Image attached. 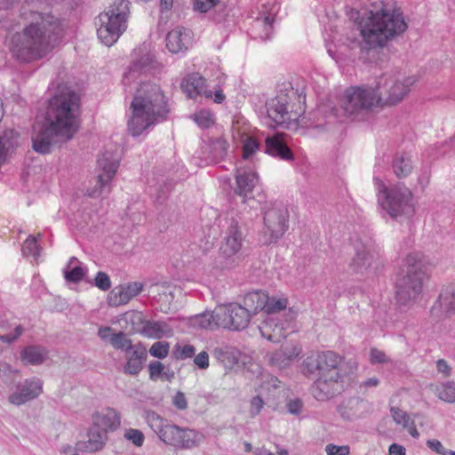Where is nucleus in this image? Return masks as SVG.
<instances>
[{"label":"nucleus","instance_id":"obj_1","mask_svg":"<svg viewBox=\"0 0 455 455\" xmlns=\"http://www.w3.org/2000/svg\"><path fill=\"white\" fill-rule=\"evenodd\" d=\"M80 97L69 89L55 94L49 101L44 122L33 128L32 143L35 151L50 153L52 148L71 140L79 126Z\"/></svg>","mask_w":455,"mask_h":455},{"label":"nucleus","instance_id":"obj_2","mask_svg":"<svg viewBox=\"0 0 455 455\" xmlns=\"http://www.w3.org/2000/svg\"><path fill=\"white\" fill-rule=\"evenodd\" d=\"M21 30L12 34L9 50L13 58L30 63L46 57L63 36L61 22L52 15L30 12Z\"/></svg>","mask_w":455,"mask_h":455},{"label":"nucleus","instance_id":"obj_3","mask_svg":"<svg viewBox=\"0 0 455 455\" xmlns=\"http://www.w3.org/2000/svg\"><path fill=\"white\" fill-rule=\"evenodd\" d=\"M169 108L165 97L156 84L140 83L127 112V132L132 137L167 118Z\"/></svg>","mask_w":455,"mask_h":455},{"label":"nucleus","instance_id":"obj_4","mask_svg":"<svg viewBox=\"0 0 455 455\" xmlns=\"http://www.w3.org/2000/svg\"><path fill=\"white\" fill-rule=\"evenodd\" d=\"M407 28L403 12L395 0L375 4L360 22L361 36L369 48L384 46L405 32Z\"/></svg>","mask_w":455,"mask_h":455},{"label":"nucleus","instance_id":"obj_5","mask_svg":"<svg viewBox=\"0 0 455 455\" xmlns=\"http://www.w3.org/2000/svg\"><path fill=\"white\" fill-rule=\"evenodd\" d=\"M428 271L429 261L423 253L413 251L404 257L395 285L397 303L409 306L419 299L429 278Z\"/></svg>","mask_w":455,"mask_h":455},{"label":"nucleus","instance_id":"obj_6","mask_svg":"<svg viewBox=\"0 0 455 455\" xmlns=\"http://www.w3.org/2000/svg\"><path fill=\"white\" fill-rule=\"evenodd\" d=\"M377 203L392 219L410 217L414 214L416 202L411 189L404 184L387 187L379 178L374 177Z\"/></svg>","mask_w":455,"mask_h":455},{"label":"nucleus","instance_id":"obj_7","mask_svg":"<svg viewBox=\"0 0 455 455\" xmlns=\"http://www.w3.org/2000/svg\"><path fill=\"white\" fill-rule=\"evenodd\" d=\"M131 16V3L116 0L97 17V36L100 41L112 46L126 31Z\"/></svg>","mask_w":455,"mask_h":455},{"label":"nucleus","instance_id":"obj_8","mask_svg":"<svg viewBox=\"0 0 455 455\" xmlns=\"http://www.w3.org/2000/svg\"><path fill=\"white\" fill-rule=\"evenodd\" d=\"M417 81L416 76H405L401 73H387L378 77L375 86L380 108L401 103L409 95Z\"/></svg>","mask_w":455,"mask_h":455},{"label":"nucleus","instance_id":"obj_9","mask_svg":"<svg viewBox=\"0 0 455 455\" xmlns=\"http://www.w3.org/2000/svg\"><path fill=\"white\" fill-rule=\"evenodd\" d=\"M288 298L283 294H276L269 297L263 290H256L247 292L243 299V304L228 303L219 307L220 311L225 313L233 312L237 309H243L247 313H275L283 311L288 307Z\"/></svg>","mask_w":455,"mask_h":455},{"label":"nucleus","instance_id":"obj_10","mask_svg":"<svg viewBox=\"0 0 455 455\" xmlns=\"http://www.w3.org/2000/svg\"><path fill=\"white\" fill-rule=\"evenodd\" d=\"M375 83L347 88L341 100V108L347 116L357 118L380 108Z\"/></svg>","mask_w":455,"mask_h":455},{"label":"nucleus","instance_id":"obj_11","mask_svg":"<svg viewBox=\"0 0 455 455\" xmlns=\"http://www.w3.org/2000/svg\"><path fill=\"white\" fill-rule=\"evenodd\" d=\"M352 270L362 275L376 276L384 267L380 251L372 242L358 243L355 244V254L350 263Z\"/></svg>","mask_w":455,"mask_h":455},{"label":"nucleus","instance_id":"obj_12","mask_svg":"<svg viewBox=\"0 0 455 455\" xmlns=\"http://www.w3.org/2000/svg\"><path fill=\"white\" fill-rule=\"evenodd\" d=\"M120 156L117 147L106 149L98 158V175L95 187L89 195L98 197L110 191V184L119 167Z\"/></svg>","mask_w":455,"mask_h":455},{"label":"nucleus","instance_id":"obj_13","mask_svg":"<svg viewBox=\"0 0 455 455\" xmlns=\"http://www.w3.org/2000/svg\"><path fill=\"white\" fill-rule=\"evenodd\" d=\"M251 315H192L189 324L196 329L214 331L220 328L239 331L245 329Z\"/></svg>","mask_w":455,"mask_h":455},{"label":"nucleus","instance_id":"obj_14","mask_svg":"<svg viewBox=\"0 0 455 455\" xmlns=\"http://www.w3.org/2000/svg\"><path fill=\"white\" fill-rule=\"evenodd\" d=\"M344 358L333 351L317 352L308 355L303 362L306 374L318 376H341Z\"/></svg>","mask_w":455,"mask_h":455},{"label":"nucleus","instance_id":"obj_15","mask_svg":"<svg viewBox=\"0 0 455 455\" xmlns=\"http://www.w3.org/2000/svg\"><path fill=\"white\" fill-rule=\"evenodd\" d=\"M159 436L164 443L184 449L197 447L204 442V435L201 432L171 424L161 427Z\"/></svg>","mask_w":455,"mask_h":455},{"label":"nucleus","instance_id":"obj_16","mask_svg":"<svg viewBox=\"0 0 455 455\" xmlns=\"http://www.w3.org/2000/svg\"><path fill=\"white\" fill-rule=\"evenodd\" d=\"M266 108L267 118L271 121L268 125H285L287 128L297 126L300 113L291 108L288 95H278L270 99Z\"/></svg>","mask_w":455,"mask_h":455},{"label":"nucleus","instance_id":"obj_17","mask_svg":"<svg viewBox=\"0 0 455 455\" xmlns=\"http://www.w3.org/2000/svg\"><path fill=\"white\" fill-rule=\"evenodd\" d=\"M243 235L237 222H232L223 238V243L220 248V254L224 259V264L227 267H235L239 264V253L244 243Z\"/></svg>","mask_w":455,"mask_h":455},{"label":"nucleus","instance_id":"obj_18","mask_svg":"<svg viewBox=\"0 0 455 455\" xmlns=\"http://www.w3.org/2000/svg\"><path fill=\"white\" fill-rule=\"evenodd\" d=\"M289 213L282 204H273L264 214V234L267 242L273 243L280 239L288 228Z\"/></svg>","mask_w":455,"mask_h":455},{"label":"nucleus","instance_id":"obj_19","mask_svg":"<svg viewBox=\"0 0 455 455\" xmlns=\"http://www.w3.org/2000/svg\"><path fill=\"white\" fill-rule=\"evenodd\" d=\"M267 317L259 326L260 333L267 339L279 342L284 338L288 330L293 331L292 315H280L282 318L274 317L275 315H267Z\"/></svg>","mask_w":455,"mask_h":455},{"label":"nucleus","instance_id":"obj_20","mask_svg":"<svg viewBox=\"0 0 455 455\" xmlns=\"http://www.w3.org/2000/svg\"><path fill=\"white\" fill-rule=\"evenodd\" d=\"M341 376H318L311 387L313 396L318 401H326L340 390Z\"/></svg>","mask_w":455,"mask_h":455},{"label":"nucleus","instance_id":"obj_21","mask_svg":"<svg viewBox=\"0 0 455 455\" xmlns=\"http://www.w3.org/2000/svg\"><path fill=\"white\" fill-rule=\"evenodd\" d=\"M165 42L170 52L183 54L191 45L192 32L187 28L177 26L167 33Z\"/></svg>","mask_w":455,"mask_h":455},{"label":"nucleus","instance_id":"obj_22","mask_svg":"<svg viewBox=\"0 0 455 455\" xmlns=\"http://www.w3.org/2000/svg\"><path fill=\"white\" fill-rule=\"evenodd\" d=\"M228 142L224 137L210 138L204 140L198 154L206 162H217L228 156Z\"/></svg>","mask_w":455,"mask_h":455},{"label":"nucleus","instance_id":"obj_23","mask_svg":"<svg viewBox=\"0 0 455 455\" xmlns=\"http://www.w3.org/2000/svg\"><path fill=\"white\" fill-rule=\"evenodd\" d=\"M258 174L251 169H237L235 175L236 188L235 192L243 197V202L246 203L248 199L252 198V192L259 184Z\"/></svg>","mask_w":455,"mask_h":455},{"label":"nucleus","instance_id":"obj_24","mask_svg":"<svg viewBox=\"0 0 455 455\" xmlns=\"http://www.w3.org/2000/svg\"><path fill=\"white\" fill-rule=\"evenodd\" d=\"M144 284L140 282H132L115 287L108 295V302L111 306L127 304L132 299L138 296L143 290Z\"/></svg>","mask_w":455,"mask_h":455},{"label":"nucleus","instance_id":"obj_25","mask_svg":"<svg viewBox=\"0 0 455 455\" xmlns=\"http://www.w3.org/2000/svg\"><path fill=\"white\" fill-rule=\"evenodd\" d=\"M302 352L301 346L293 342H286L275 351L269 358V363L279 369L289 366Z\"/></svg>","mask_w":455,"mask_h":455},{"label":"nucleus","instance_id":"obj_26","mask_svg":"<svg viewBox=\"0 0 455 455\" xmlns=\"http://www.w3.org/2000/svg\"><path fill=\"white\" fill-rule=\"evenodd\" d=\"M43 392V385L39 379H26L24 384L19 387V391L9 396V402L14 405H21L34 398H36Z\"/></svg>","mask_w":455,"mask_h":455},{"label":"nucleus","instance_id":"obj_27","mask_svg":"<svg viewBox=\"0 0 455 455\" xmlns=\"http://www.w3.org/2000/svg\"><path fill=\"white\" fill-rule=\"evenodd\" d=\"M182 92L190 99L203 95L205 98L212 97V91L208 89L205 79L197 73L188 75L181 83Z\"/></svg>","mask_w":455,"mask_h":455},{"label":"nucleus","instance_id":"obj_28","mask_svg":"<svg viewBox=\"0 0 455 455\" xmlns=\"http://www.w3.org/2000/svg\"><path fill=\"white\" fill-rule=\"evenodd\" d=\"M92 425L106 433L116 430L121 425L118 412L112 408H105L92 415Z\"/></svg>","mask_w":455,"mask_h":455},{"label":"nucleus","instance_id":"obj_29","mask_svg":"<svg viewBox=\"0 0 455 455\" xmlns=\"http://www.w3.org/2000/svg\"><path fill=\"white\" fill-rule=\"evenodd\" d=\"M156 288L157 294L154 296V299L157 304L156 309L162 313L179 310L177 302L174 301L175 293L180 291L179 288L166 283L156 285Z\"/></svg>","mask_w":455,"mask_h":455},{"label":"nucleus","instance_id":"obj_30","mask_svg":"<svg viewBox=\"0 0 455 455\" xmlns=\"http://www.w3.org/2000/svg\"><path fill=\"white\" fill-rule=\"evenodd\" d=\"M152 61L153 60L150 56H146L141 58L140 60L134 61L124 75V85L127 87L136 85L141 76L150 70Z\"/></svg>","mask_w":455,"mask_h":455},{"label":"nucleus","instance_id":"obj_31","mask_svg":"<svg viewBox=\"0 0 455 455\" xmlns=\"http://www.w3.org/2000/svg\"><path fill=\"white\" fill-rule=\"evenodd\" d=\"M265 142L267 154L284 161L293 159V154L283 141L282 134L276 133L273 137H267Z\"/></svg>","mask_w":455,"mask_h":455},{"label":"nucleus","instance_id":"obj_32","mask_svg":"<svg viewBox=\"0 0 455 455\" xmlns=\"http://www.w3.org/2000/svg\"><path fill=\"white\" fill-rule=\"evenodd\" d=\"M107 440L108 433L99 428H94V426L92 425L88 431V440L84 443H78L77 450L87 452H96L105 446Z\"/></svg>","mask_w":455,"mask_h":455},{"label":"nucleus","instance_id":"obj_33","mask_svg":"<svg viewBox=\"0 0 455 455\" xmlns=\"http://www.w3.org/2000/svg\"><path fill=\"white\" fill-rule=\"evenodd\" d=\"M19 133L13 129H6L0 132V166L6 163L19 146Z\"/></svg>","mask_w":455,"mask_h":455},{"label":"nucleus","instance_id":"obj_34","mask_svg":"<svg viewBox=\"0 0 455 455\" xmlns=\"http://www.w3.org/2000/svg\"><path fill=\"white\" fill-rule=\"evenodd\" d=\"M139 332L148 339H160L171 338L173 335L172 329L165 323L156 321H146L142 323Z\"/></svg>","mask_w":455,"mask_h":455},{"label":"nucleus","instance_id":"obj_35","mask_svg":"<svg viewBox=\"0 0 455 455\" xmlns=\"http://www.w3.org/2000/svg\"><path fill=\"white\" fill-rule=\"evenodd\" d=\"M131 352V355L127 356L124 372L130 375H137L142 370L144 362L147 359V350L144 347L134 346Z\"/></svg>","mask_w":455,"mask_h":455},{"label":"nucleus","instance_id":"obj_36","mask_svg":"<svg viewBox=\"0 0 455 455\" xmlns=\"http://www.w3.org/2000/svg\"><path fill=\"white\" fill-rule=\"evenodd\" d=\"M392 170L397 179H406L413 171L411 156L406 153L396 154L392 161Z\"/></svg>","mask_w":455,"mask_h":455},{"label":"nucleus","instance_id":"obj_37","mask_svg":"<svg viewBox=\"0 0 455 455\" xmlns=\"http://www.w3.org/2000/svg\"><path fill=\"white\" fill-rule=\"evenodd\" d=\"M365 409L363 402L358 398H350L344 401L339 407L342 418L351 420L361 416Z\"/></svg>","mask_w":455,"mask_h":455},{"label":"nucleus","instance_id":"obj_38","mask_svg":"<svg viewBox=\"0 0 455 455\" xmlns=\"http://www.w3.org/2000/svg\"><path fill=\"white\" fill-rule=\"evenodd\" d=\"M47 358V352L40 347L29 346L20 352V359L24 364L38 365Z\"/></svg>","mask_w":455,"mask_h":455},{"label":"nucleus","instance_id":"obj_39","mask_svg":"<svg viewBox=\"0 0 455 455\" xmlns=\"http://www.w3.org/2000/svg\"><path fill=\"white\" fill-rule=\"evenodd\" d=\"M76 261H77L76 258H70L64 268V276L67 281L71 283L80 282L85 275V269L84 267L80 265H73Z\"/></svg>","mask_w":455,"mask_h":455},{"label":"nucleus","instance_id":"obj_40","mask_svg":"<svg viewBox=\"0 0 455 455\" xmlns=\"http://www.w3.org/2000/svg\"><path fill=\"white\" fill-rule=\"evenodd\" d=\"M435 309L443 313L455 311V291L448 290L443 291L435 305Z\"/></svg>","mask_w":455,"mask_h":455},{"label":"nucleus","instance_id":"obj_41","mask_svg":"<svg viewBox=\"0 0 455 455\" xmlns=\"http://www.w3.org/2000/svg\"><path fill=\"white\" fill-rule=\"evenodd\" d=\"M110 344L116 349L124 350L126 353H129L134 347V346L132 345V340L121 331L111 335Z\"/></svg>","mask_w":455,"mask_h":455},{"label":"nucleus","instance_id":"obj_42","mask_svg":"<svg viewBox=\"0 0 455 455\" xmlns=\"http://www.w3.org/2000/svg\"><path fill=\"white\" fill-rule=\"evenodd\" d=\"M437 396L447 403L455 402V384L448 382L441 386H437L435 389Z\"/></svg>","mask_w":455,"mask_h":455},{"label":"nucleus","instance_id":"obj_43","mask_svg":"<svg viewBox=\"0 0 455 455\" xmlns=\"http://www.w3.org/2000/svg\"><path fill=\"white\" fill-rule=\"evenodd\" d=\"M196 354V347L189 344H176L172 350L173 357L177 360L192 358Z\"/></svg>","mask_w":455,"mask_h":455},{"label":"nucleus","instance_id":"obj_44","mask_svg":"<svg viewBox=\"0 0 455 455\" xmlns=\"http://www.w3.org/2000/svg\"><path fill=\"white\" fill-rule=\"evenodd\" d=\"M194 121L202 128H208L214 124V116L209 110H200L193 116Z\"/></svg>","mask_w":455,"mask_h":455},{"label":"nucleus","instance_id":"obj_45","mask_svg":"<svg viewBox=\"0 0 455 455\" xmlns=\"http://www.w3.org/2000/svg\"><path fill=\"white\" fill-rule=\"evenodd\" d=\"M22 253L25 256H32L36 258L39 256V247L37 245V239L36 236L29 235L22 245Z\"/></svg>","mask_w":455,"mask_h":455},{"label":"nucleus","instance_id":"obj_46","mask_svg":"<svg viewBox=\"0 0 455 455\" xmlns=\"http://www.w3.org/2000/svg\"><path fill=\"white\" fill-rule=\"evenodd\" d=\"M170 350V345L165 341L155 342L149 348V354L156 358L164 359L165 358Z\"/></svg>","mask_w":455,"mask_h":455},{"label":"nucleus","instance_id":"obj_47","mask_svg":"<svg viewBox=\"0 0 455 455\" xmlns=\"http://www.w3.org/2000/svg\"><path fill=\"white\" fill-rule=\"evenodd\" d=\"M259 148V143L252 137H247L243 140V158H250Z\"/></svg>","mask_w":455,"mask_h":455},{"label":"nucleus","instance_id":"obj_48","mask_svg":"<svg viewBox=\"0 0 455 455\" xmlns=\"http://www.w3.org/2000/svg\"><path fill=\"white\" fill-rule=\"evenodd\" d=\"M124 437L138 447L142 446L145 440L143 433L135 428L127 429L124 433Z\"/></svg>","mask_w":455,"mask_h":455},{"label":"nucleus","instance_id":"obj_49","mask_svg":"<svg viewBox=\"0 0 455 455\" xmlns=\"http://www.w3.org/2000/svg\"><path fill=\"white\" fill-rule=\"evenodd\" d=\"M220 4V0H195L194 9L201 13H205Z\"/></svg>","mask_w":455,"mask_h":455},{"label":"nucleus","instance_id":"obj_50","mask_svg":"<svg viewBox=\"0 0 455 455\" xmlns=\"http://www.w3.org/2000/svg\"><path fill=\"white\" fill-rule=\"evenodd\" d=\"M94 284L97 288L107 291L111 287L110 277L107 273L100 271L95 276Z\"/></svg>","mask_w":455,"mask_h":455},{"label":"nucleus","instance_id":"obj_51","mask_svg":"<svg viewBox=\"0 0 455 455\" xmlns=\"http://www.w3.org/2000/svg\"><path fill=\"white\" fill-rule=\"evenodd\" d=\"M325 452L327 455H349L350 448L348 445L329 443L325 446Z\"/></svg>","mask_w":455,"mask_h":455},{"label":"nucleus","instance_id":"obj_52","mask_svg":"<svg viewBox=\"0 0 455 455\" xmlns=\"http://www.w3.org/2000/svg\"><path fill=\"white\" fill-rule=\"evenodd\" d=\"M194 363L202 370H205L209 367V355L206 351H202L197 354L194 358Z\"/></svg>","mask_w":455,"mask_h":455},{"label":"nucleus","instance_id":"obj_53","mask_svg":"<svg viewBox=\"0 0 455 455\" xmlns=\"http://www.w3.org/2000/svg\"><path fill=\"white\" fill-rule=\"evenodd\" d=\"M391 413L394 421L402 426L410 419V416L406 412L397 407H392Z\"/></svg>","mask_w":455,"mask_h":455},{"label":"nucleus","instance_id":"obj_54","mask_svg":"<svg viewBox=\"0 0 455 455\" xmlns=\"http://www.w3.org/2000/svg\"><path fill=\"white\" fill-rule=\"evenodd\" d=\"M164 371V365L162 363L156 361L152 362L148 365L149 377L151 379L156 380L159 378Z\"/></svg>","mask_w":455,"mask_h":455},{"label":"nucleus","instance_id":"obj_55","mask_svg":"<svg viewBox=\"0 0 455 455\" xmlns=\"http://www.w3.org/2000/svg\"><path fill=\"white\" fill-rule=\"evenodd\" d=\"M172 403L178 410H186L188 408V401L183 392L178 391L173 396Z\"/></svg>","mask_w":455,"mask_h":455},{"label":"nucleus","instance_id":"obj_56","mask_svg":"<svg viewBox=\"0 0 455 455\" xmlns=\"http://www.w3.org/2000/svg\"><path fill=\"white\" fill-rule=\"evenodd\" d=\"M430 181V172L427 170H422L418 173L417 176V184L415 187H419L424 189Z\"/></svg>","mask_w":455,"mask_h":455},{"label":"nucleus","instance_id":"obj_57","mask_svg":"<svg viewBox=\"0 0 455 455\" xmlns=\"http://www.w3.org/2000/svg\"><path fill=\"white\" fill-rule=\"evenodd\" d=\"M370 355L371 363H384L387 362L386 354L377 348H372Z\"/></svg>","mask_w":455,"mask_h":455},{"label":"nucleus","instance_id":"obj_58","mask_svg":"<svg viewBox=\"0 0 455 455\" xmlns=\"http://www.w3.org/2000/svg\"><path fill=\"white\" fill-rule=\"evenodd\" d=\"M264 402L259 395L254 396L251 401V413L255 416L259 413L263 407Z\"/></svg>","mask_w":455,"mask_h":455},{"label":"nucleus","instance_id":"obj_59","mask_svg":"<svg viewBox=\"0 0 455 455\" xmlns=\"http://www.w3.org/2000/svg\"><path fill=\"white\" fill-rule=\"evenodd\" d=\"M427 446L438 454L443 455L446 449L443 446L440 441L436 439H429L427 441Z\"/></svg>","mask_w":455,"mask_h":455},{"label":"nucleus","instance_id":"obj_60","mask_svg":"<svg viewBox=\"0 0 455 455\" xmlns=\"http://www.w3.org/2000/svg\"><path fill=\"white\" fill-rule=\"evenodd\" d=\"M302 405V402L299 399H295L287 403V409L291 414H299Z\"/></svg>","mask_w":455,"mask_h":455},{"label":"nucleus","instance_id":"obj_61","mask_svg":"<svg viewBox=\"0 0 455 455\" xmlns=\"http://www.w3.org/2000/svg\"><path fill=\"white\" fill-rule=\"evenodd\" d=\"M403 428L407 429L412 437L418 438L419 436V433L417 430L416 425L414 421L411 419V418L403 425Z\"/></svg>","mask_w":455,"mask_h":455},{"label":"nucleus","instance_id":"obj_62","mask_svg":"<svg viewBox=\"0 0 455 455\" xmlns=\"http://www.w3.org/2000/svg\"><path fill=\"white\" fill-rule=\"evenodd\" d=\"M21 334H22V327L20 325H18L15 328L14 335H12H12H1L0 340L6 342V343H11L13 340L17 339Z\"/></svg>","mask_w":455,"mask_h":455},{"label":"nucleus","instance_id":"obj_63","mask_svg":"<svg viewBox=\"0 0 455 455\" xmlns=\"http://www.w3.org/2000/svg\"><path fill=\"white\" fill-rule=\"evenodd\" d=\"M437 371L441 373H443L445 377L449 376L451 373V367L448 365L447 362L443 359H439L436 362Z\"/></svg>","mask_w":455,"mask_h":455},{"label":"nucleus","instance_id":"obj_64","mask_svg":"<svg viewBox=\"0 0 455 455\" xmlns=\"http://www.w3.org/2000/svg\"><path fill=\"white\" fill-rule=\"evenodd\" d=\"M389 455H405V448L398 443H392L388 448Z\"/></svg>","mask_w":455,"mask_h":455}]
</instances>
